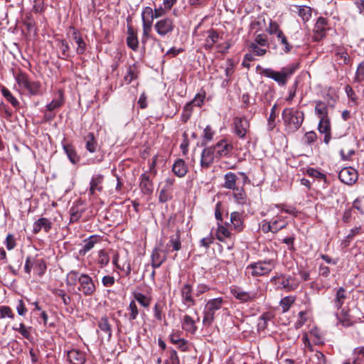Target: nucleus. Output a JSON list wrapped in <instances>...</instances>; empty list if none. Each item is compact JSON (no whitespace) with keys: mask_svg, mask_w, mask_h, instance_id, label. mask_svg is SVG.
<instances>
[{"mask_svg":"<svg viewBox=\"0 0 364 364\" xmlns=\"http://www.w3.org/2000/svg\"><path fill=\"white\" fill-rule=\"evenodd\" d=\"M328 21L323 17H318L314 27V31L317 37L321 38L326 35Z\"/></svg>","mask_w":364,"mask_h":364,"instance_id":"obj_28","label":"nucleus"},{"mask_svg":"<svg viewBox=\"0 0 364 364\" xmlns=\"http://www.w3.org/2000/svg\"><path fill=\"white\" fill-rule=\"evenodd\" d=\"M267 31L270 35H276L277 38L284 35L282 31L279 28V24L276 21H270L269 27Z\"/></svg>","mask_w":364,"mask_h":364,"instance_id":"obj_42","label":"nucleus"},{"mask_svg":"<svg viewBox=\"0 0 364 364\" xmlns=\"http://www.w3.org/2000/svg\"><path fill=\"white\" fill-rule=\"evenodd\" d=\"M52 223L46 218H41L34 222L33 225V232L38 234L41 230L48 233L52 228Z\"/></svg>","mask_w":364,"mask_h":364,"instance_id":"obj_15","label":"nucleus"},{"mask_svg":"<svg viewBox=\"0 0 364 364\" xmlns=\"http://www.w3.org/2000/svg\"><path fill=\"white\" fill-rule=\"evenodd\" d=\"M354 81L356 82H364V62H361L358 64L355 71Z\"/></svg>","mask_w":364,"mask_h":364,"instance_id":"obj_50","label":"nucleus"},{"mask_svg":"<svg viewBox=\"0 0 364 364\" xmlns=\"http://www.w3.org/2000/svg\"><path fill=\"white\" fill-rule=\"evenodd\" d=\"M277 105L275 104L273 105V107L271 109V112L269 114V117L267 119V129L269 131H272L274 128L275 127V119L277 117L276 114V109H277Z\"/></svg>","mask_w":364,"mask_h":364,"instance_id":"obj_47","label":"nucleus"},{"mask_svg":"<svg viewBox=\"0 0 364 364\" xmlns=\"http://www.w3.org/2000/svg\"><path fill=\"white\" fill-rule=\"evenodd\" d=\"M296 9L292 10L293 11L297 12L298 15L301 18L302 21L306 23L309 21L312 16V9L307 6H294Z\"/></svg>","mask_w":364,"mask_h":364,"instance_id":"obj_24","label":"nucleus"},{"mask_svg":"<svg viewBox=\"0 0 364 364\" xmlns=\"http://www.w3.org/2000/svg\"><path fill=\"white\" fill-rule=\"evenodd\" d=\"M13 329L21 333L25 338L30 339L31 333L23 323H21L18 327H13Z\"/></svg>","mask_w":364,"mask_h":364,"instance_id":"obj_61","label":"nucleus"},{"mask_svg":"<svg viewBox=\"0 0 364 364\" xmlns=\"http://www.w3.org/2000/svg\"><path fill=\"white\" fill-rule=\"evenodd\" d=\"M234 133L240 138L244 139L250 128L249 121L245 117H235L233 119Z\"/></svg>","mask_w":364,"mask_h":364,"instance_id":"obj_7","label":"nucleus"},{"mask_svg":"<svg viewBox=\"0 0 364 364\" xmlns=\"http://www.w3.org/2000/svg\"><path fill=\"white\" fill-rule=\"evenodd\" d=\"M136 78H137L136 68L135 66H129L124 76L125 81L127 82V83H131Z\"/></svg>","mask_w":364,"mask_h":364,"instance_id":"obj_51","label":"nucleus"},{"mask_svg":"<svg viewBox=\"0 0 364 364\" xmlns=\"http://www.w3.org/2000/svg\"><path fill=\"white\" fill-rule=\"evenodd\" d=\"M271 316L269 313H264L259 319L257 329L259 331L264 330L267 327V322L270 320Z\"/></svg>","mask_w":364,"mask_h":364,"instance_id":"obj_52","label":"nucleus"},{"mask_svg":"<svg viewBox=\"0 0 364 364\" xmlns=\"http://www.w3.org/2000/svg\"><path fill=\"white\" fill-rule=\"evenodd\" d=\"M6 316L14 318V314L12 312L11 309L7 306H0V318H4Z\"/></svg>","mask_w":364,"mask_h":364,"instance_id":"obj_63","label":"nucleus"},{"mask_svg":"<svg viewBox=\"0 0 364 364\" xmlns=\"http://www.w3.org/2000/svg\"><path fill=\"white\" fill-rule=\"evenodd\" d=\"M215 150L213 146L205 147L201 154L200 166L203 168H208L214 160Z\"/></svg>","mask_w":364,"mask_h":364,"instance_id":"obj_13","label":"nucleus"},{"mask_svg":"<svg viewBox=\"0 0 364 364\" xmlns=\"http://www.w3.org/2000/svg\"><path fill=\"white\" fill-rule=\"evenodd\" d=\"M128 310L130 311L129 314V320H135L139 314V310L134 300H132L129 303Z\"/></svg>","mask_w":364,"mask_h":364,"instance_id":"obj_54","label":"nucleus"},{"mask_svg":"<svg viewBox=\"0 0 364 364\" xmlns=\"http://www.w3.org/2000/svg\"><path fill=\"white\" fill-rule=\"evenodd\" d=\"M214 132L213 131L210 125L206 126L203 132V140L202 141V146H205L208 141H211L213 139Z\"/></svg>","mask_w":364,"mask_h":364,"instance_id":"obj_53","label":"nucleus"},{"mask_svg":"<svg viewBox=\"0 0 364 364\" xmlns=\"http://www.w3.org/2000/svg\"><path fill=\"white\" fill-rule=\"evenodd\" d=\"M78 290L85 296L92 295L96 290V287L92 279L87 274H81L79 278Z\"/></svg>","mask_w":364,"mask_h":364,"instance_id":"obj_5","label":"nucleus"},{"mask_svg":"<svg viewBox=\"0 0 364 364\" xmlns=\"http://www.w3.org/2000/svg\"><path fill=\"white\" fill-rule=\"evenodd\" d=\"M165 254H161L158 248H155L151 254V266L154 269L159 268L166 260Z\"/></svg>","mask_w":364,"mask_h":364,"instance_id":"obj_25","label":"nucleus"},{"mask_svg":"<svg viewBox=\"0 0 364 364\" xmlns=\"http://www.w3.org/2000/svg\"><path fill=\"white\" fill-rule=\"evenodd\" d=\"M57 45L61 50L62 56L60 58L63 60H68L70 58V46L68 43L65 39H59L58 40Z\"/></svg>","mask_w":364,"mask_h":364,"instance_id":"obj_39","label":"nucleus"},{"mask_svg":"<svg viewBox=\"0 0 364 364\" xmlns=\"http://www.w3.org/2000/svg\"><path fill=\"white\" fill-rule=\"evenodd\" d=\"M2 95L6 100L9 102L11 105L15 108H18L19 102L18 100L11 94V92L5 87H2L1 89Z\"/></svg>","mask_w":364,"mask_h":364,"instance_id":"obj_40","label":"nucleus"},{"mask_svg":"<svg viewBox=\"0 0 364 364\" xmlns=\"http://www.w3.org/2000/svg\"><path fill=\"white\" fill-rule=\"evenodd\" d=\"M167 247H171V251H178L181 248V230L176 229V233L170 236V240L166 245Z\"/></svg>","mask_w":364,"mask_h":364,"instance_id":"obj_23","label":"nucleus"},{"mask_svg":"<svg viewBox=\"0 0 364 364\" xmlns=\"http://www.w3.org/2000/svg\"><path fill=\"white\" fill-rule=\"evenodd\" d=\"M346 298H347L346 290L343 287L338 288L336 291V293L335 295V299L333 301L335 307L338 310L341 309Z\"/></svg>","mask_w":364,"mask_h":364,"instance_id":"obj_31","label":"nucleus"},{"mask_svg":"<svg viewBox=\"0 0 364 364\" xmlns=\"http://www.w3.org/2000/svg\"><path fill=\"white\" fill-rule=\"evenodd\" d=\"M182 328L190 333H195L197 330L195 321L189 316L185 315L182 323Z\"/></svg>","mask_w":364,"mask_h":364,"instance_id":"obj_34","label":"nucleus"},{"mask_svg":"<svg viewBox=\"0 0 364 364\" xmlns=\"http://www.w3.org/2000/svg\"><path fill=\"white\" fill-rule=\"evenodd\" d=\"M315 113L319 118V119L322 118L323 119L326 117H329L328 107L325 102L321 100H317L315 102Z\"/></svg>","mask_w":364,"mask_h":364,"instance_id":"obj_33","label":"nucleus"},{"mask_svg":"<svg viewBox=\"0 0 364 364\" xmlns=\"http://www.w3.org/2000/svg\"><path fill=\"white\" fill-rule=\"evenodd\" d=\"M52 292L55 296L61 298L65 306H69L70 304L71 299L69 296L67 295L63 289H54Z\"/></svg>","mask_w":364,"mask_h":364,"instance_id":"obj_48","label":"nucleus"},{"mask_svg":"<svg viewBox=\"0 0 364 364\" xmlns=\"http://www.w3.org/2000/svg\"><path fill=\"white\" fill-rule=\"evenodd\" d=\"M231 232L223 225L218 223V228L217 231V238L218 240L223 242L225 238H230Z\"/></svg>","mask_w":364,"mask_h":364,"instance_id":"obj_44","label":"nucleus"},{"mask_svg":"<svg viewBox=\"0 0 364 364\" xmlns=\"http://www.w3.org/2000/svg\"><path fill=\"white\" fill-rule=\"evenodd\" d=\"M306 173L309 176L314 177L316 178H319V179H322V180H326V178L325 174H323V173H321L319 171H318L315 168H309L306 170Z\"/></svg>","mask_w":364,"mask_h":364,"instance_id":"obj_64","label":"nucleus"},{"mask_svg":"<svg viewBox=\"0 0 364 364\" xmlns=\"http://www.w3.org/2000/svg\"><path fill=\"white\" fill-rule=\"evenodd\" d=\"M174 27L173 21L171 18H164L160 19L157 21L154 24V29L161 37H164L171 33L174 29Z\"/></svg>","mask_w":364,"mask_h":364,"instance_id":"obj_6","label":"nucleus"},{"mask_svg":"<svg viewBox=\"0 0 364 364\" xmlns=\"http://www.w3.org/2000/svg\"><path fill=\"white\" fill-rule=\"evenodd\" d=\"M276 222H264L262 225L261 229L263 232L267 233L269 232H272L274 233L277 232L279 230L285 228L286 223H283L281 226H276Z\"/></svg>","mask_w":364,"mask_h":364,"instance_id":"obj_36","label":"nucleus"},{"mask_svg":"<svg viewBox=\"0 0 364 364\" xmlns=\"http://www.w3.org/2000/svg\"><path fill=\"white\" fill-rule=\"evenodd\" d=\"M272 282H274L275 284L277 286V289L281 290H285L286 291H294V284L288 281L286 278V274H277L272 277Z\"/></svg>","mask_w":364,"mask_h":364,"instance_id":"obj_11","label":"nucleus"},{"mask_svg":"<svg viewBox=\"0 0 364 364\" xmlns=\"http://www.w3.org/2000/svg\"><path fill=\"white\" fill-rule=\"evenodd\" d=\"M181 292L184 304L187 305L188 307L196 304V301L192 296L193 289L191 284H185L182 287Z\"/></svg>","mask_w":364,"mask_h":364,"instance_id":"obj_16","label":"nucleus"},{"mask_svg":"<svg viewBox=\"0 0 364 364\" xmlns=\"http://www.w3.org/2000/svg\"><path fill=\"white\" fill-rule=\"evenodd\" d=\"M341 311L336 314L337 318L344 326H350L353 324L348 309H341Z\"/></svg>","mask_w":364,"mask_h":364,"instance_id":"obj_35","label":"nucleus"},{"mask_svg":"<svg viewBox=\"0 0 364 364\" xmlns=\"http://www.w3.org/2000/svg\"><path fill=\"white\" fill-rule=\"evenodd\" d=\"M231 293L237 299L242 302L252 301L257 297V293L252 291H245L240 288L231 289Z\"/></svg>","mask_w":364,"mask_h":364,"instance_id":"obj_17","label":"nucleus"},{"mask_svg":"<svg viewBox=\"0 0 364 364\" xmlns=\"http://www.w3.org/2000/svg\"><path fill=\"white\" fill-rule=\"evenodd\" d=\"M173 198L172 194L171 193V190L162 188L159 193V200L161 203H164Z\"/></svg>","mask_w":364,"mask_h":364,"instance_id":"obj_55","label":"nucleus"},{"mask_svg":"<svg viewBox=\"0 0 364 364\" xmlns=\"http://www.w3.org/2000/svg\"><path fill=\"white\" fill-rule=\"evenodd\" d=\"M207 38L204 44L205 50H211L213 45L218 42L219 39V33L214 29L211 28L207 31Z\"/></svg>","mask_w":364,"mask_h":364,"instance_id":"obj_26","label":"nucleus"},{"mask_svg":"<svg viewBox=\"0 0 364 364\" xmlns=\"http://www.w3.org/2000/svg\"><path fill=\"white\" fill-rule=\"evenodd\" d=\"M100 241L101 238L99 235H91L83 241L84 245L79 250V254L80 255L85 256L87 252H88L95 247V245L99 243Z\"/></svg>","mask_w":364,"mask_h":364,"instance_id":"obj_18","label":"nucleus"},{"mask_svg":"<svg viewBox=\"0 0 364 364\" xmlns=\"http://www.w3.org/2000/svg\"><path fill=\"white\" fill-rule=\"evenodd\" d=\"M338 178L341 182L347 185L355 183L358 179L356 170L350 167L343 168L338 174Z\"/></svg>","mask_w":364,"mask_h":364,"instance_id":"obj_10","label":"nucleus"},{"mask_svg":"<svg viewBox=\"0 0 364 364\" xmlns=\"http://www.w3.org/2000/svg\"><path fill=\"white\" fill-rule=\"evenodd\" d=\"M80 277V274L78 272L75 270L70 271L67 275L66 284L68 286H75L77 282H79Z\"/></svg>","mask_w":364,"mask_h":364,"instance_id":"obj_45","label":"nucleus"},{"mask_svg":"<svg viewBox=\"0 0 364 364\" xmlns=\"http://www.w3.org/2000/svg\"><path fill=\"white\" fill-rule=\"evenodd\" d=\"M63 147L68 159L73 164H75L79 161V157L77 155L75 149L73 145L66 144H63Z\"/></svg>","mask_w":364,"mask_h":364,"instance_id":"obj_38","label":"nucleus"},{"mask_svg":"<svg viewBox=\"0 0 364 364\" xmlns=\"http://www.w3.org/2000/svg\"><path fill=\"white\" fill-rule=\"evenodd\" d=\"M18 85L26 89L31 95H41L43 94L41 83L38 81H31L27 74L20 72L16 77Z\"/></svg>","mask_w":364,"mask_h":364,"instance_id":"obj_3","label":"nucleus"},{"mask_svg":"<svg viewBox=\"0 0 364 364\" xmlns=\"http://www.w3.org/2000/svg\"><path fill=\"white\" fill-rule=\"evenodd\" d=\"M233 191H235L233 196L235 200L240 204L245 203L246 202V194L243 188L237 187Z\"/></svg>","mask_w":364,"mask_h":364,"instance_id":"obj_49","label":"nucleus"},{"mask_svg":"<svg viewBox=\"0 0 364 364\" xmlns=\"http://www.w3.org/2000/svg\"><path fill=\"white\" fill-rule=\"evenodd\" d=\"M133 296L144 308L149 307L151 304V299L140 292L133 293Z\"/></svg>","mask_w":364,"mask_h":364,"instance_id":"obj_41","label":"nucleus"},{"mask_svg":"<svg viewBox=\"0 0 364 364\" xmlns=\"http://www.w3.org/2000/svg\"><path fill=\"white\" fill-rule=\"evenodd\" d=\"M213 148H214L215 152L220 158L230 156L233 150L232 144L231 143H228L225 139L219 141L213 146Z\"/></svg>","mask_w":364,"mask_h":364,"instance_id":"obj_9","label":"nucleus"},{"mask_svg":"<svg viewBox=\"0 0 364 364\" xmlns=\"http://www.w3.org/2000/svg\"><path fill=\"white\" fill-rule=\"evenodd\" d=\"M67 357L72 364H84L86 361L85 353L77 349L68 351Z\"/></svg>","mask_w":364,"mask_h":364,"instance_id":"obj_20","label":"nucleus"},{"mask_svg":"<svg viewBox=\"0 0 364 364\" xmlns=\"http://www.w3.org/2000/svg\"><path fill=\"white\" fill-rule=\"evenodd\" d=\"M109 262V257L106 252L103 250H101L98 253V259L97 262L101 265V267H103L108 264Z\"/></svg>","mask_w":364,"mask_h":364,"instance_id":"obj_58","label":"nucleus"},{"mask_svg":"<svg viewBox=\"0 0 364 364\" xmlns=\"http://www.w3.org/2000/svg\"><path fill=\"white\" fill-rule=\"evenodd\" d=\"M318 130L320 133L331 132V122L329 117L319 119Z\"/></svg>","mask_w":364,"mask_h":364,"instance_id":"obj_46","label":"nucleus"},{"mask_svg":"<svg viewBox=\"0 0 364 364\" xmlns=\"http://www.w3.org/2000/svg\"><path fill=\"white\" fill-rule=\"evenodd\" d=\"M294 302V298L293 296H285L280 301V306H282L283 311H287Z\"/></svg>","mask_w":364,"mask_h":364,"instance_id":"obj_59","label":"nucleus"},{"mask_svg":"<svg viewBox=\"0 0 364 364\" xmlns=\"http://www.w3.org/2000/svg\"><path fill=\"white\" fill-rule=\"evenodd\" d=\"M336 60L339 64L348 65L350 63V56L344 48H338L335 51Z\"/></svg>","mask_w":364,"mask_h":364,"instance_id":"obj_37","label":"nucleus"},{"mask_svg":"<svg viewBox=\"0 0 364 364\" xmlns=\"http://www.w3.org/2000/svg\"><path fill=\"white\" fill-rule=\"evenodd\" d=\"M230 222L232 229L237 232H240L243 230L244 223L242 218V214L239 212H233L231 213Z\"/></svg>","mask_w":364,"mask_h":364,"instance_id":"obj_22","label":"nucleus"},{"mask_svg":"<svg viewBox=\"0 0 364 364\" xmlns=\"http://www.w3.org/2000/svg\"><path fill=\"white\" fill-rule=\"evenodd\" d=\"M172 171L176 176L182 178L185 176L188 172L187 165L183 159H178L173 164Z\"/></svg>","mask_w":364,"mask_h":364,"instance_id":"obj_21","label":"nucleus"},{"mask_svg":"<svg viewBox=\"0 0 364 364\" xmlns=\"http://www.w3.org/2000/svg\"><path fill=\"white\" fill-rule=\"evenodd\" d=\"M142 22H148L153 23L154 19V10L149 6H146L143 9L141 12Z\"/></svg>","mask_w":364,"mask_h":364,"instance_id":"obj_43","label":"nucleus"},{"mask_svg":"<svg viewBox=\"0 0 364 364\" xmlns=\"http://www.w3.org/2000/svg\"><path fill=\"white\" fill-rule=\"evenodd\" d=\"M275 267L273 259H265L250 264L246 268V274L252 277L264 276L269 274Z\"/></svg>","mask_w":364,"mask_h":364,"instance_id":"obj_2","label":"nucleus"},{"mask_svg":"<svg viewBox=\"0 0 364 364\" xmlns=\"http://www.w3.org/2000/svg\"><path fill=\"white\" fill-rule=\"evenodd\" d=\"M151 23L148 22H142L143 27V37H142V43H145L146 41L149 38L150 32L151 31L152 27Z\"/></svg>","mask_w":364,"mask_h":364,"instance_id":"obj_60","label":"nucleus"},{"mask_svg":"<svg viewBox=\"0 0 364 364\" xmlns=\"http://www.w3.org/2000/svg\"><path fill=\"white\" fill-rule=\"evenodd\" d=\"M223 304V299L221 297L210 299L207 302L205 306L203 319L205 326H210L213 323L215 311L222 307Z\"/></svg>","mask_w":364,"mask_h":364,"instance_id":"obj_4","label":"nucleus"},{"mask_svg":"<svg viewBox=\"0 0 364 364\" xmlns=\"http://www.w3.org/2000/svg\"><path fill=\"white\" fill-rule=\"evenodd\" d=\"M127 46L136 51L139 48V39L136 31L131 25L127 26V36L126 38Z\"/></svg>","mask_w":364,"mask_h":364,"instance_id":"obj_12","label":"nucleus"},{"mask_svg":"<svg viewBox=\"0 0 364 364\" xmlns=\"http://www.w3.org/2000/svg\"><path fill=\"white\" fill-rule=\"evenodd\" d=\"M257 70H261L260 74L274 80L280 86H284L287 82L282 70L280 71H275L272 68H262L259 65L257 67Z\"/></svg>","mask_w":364,"mask_h":364,"instance_id":"obj_8","label":"nucleus"},{"mask_svg":"<svg viewBox=\"0 0 364 364\" xmlns=\"http://www.w3.org/2000/svg\"><path fill=\"white\" fill-rule=\"evenodd\" d=\"M85 148L90 153H95L98 147L97 141L95 139L94 134L92 132L88 133L85 137Z\"/></svg>","mask_w":364,"mask_h":364,"instance_id":"obj_29","label":"nucleus"},{"mask_svg":"<svg viewBox=\"0 0 364 364\" xmlns=\"http://www.w3.org/2000/svg\"><path fill=\"white\" fill-rule=\"evenodd\" d=\"M238 179L235 173L232 172H228L224 176L225 182L223 186L225 188L230 190H235L237 187L236 186L237 180Z\"/></svg>","mask_w":364,"mask_h":364,"instance_id":"obj_30","label":"nucleus"},{"mask_svg":"<svg viewBox=\"0 0 364 364\" xmlns=\"http://www.w3.org/2000/svg\"><path fill=\"white\" fill-rule=\"evenodd\" d=\"M70 29L73 31V38L77 44L76 53L77 55H82L85 53L87 49V43L84 41L82 34L79 31L75 29L74 27H70Z\"/></svg>","mask_w":364,"mask_h":364,"instance_id":"obj_14","label":"nucleus"},{"mask_svg":"<svg viewBox=\"0 0 364 364\" xmlns=\"http://www.w3.org/2000/svg\"><path fill=\"white\" fill-rule=\"evenodd\" d=\"M317 139V135L315 132L311 131L306 132L303 138V142L304 144L310 145L315 142Z\"/></svg>","mask_w":364,"mask_h":364,"instance_id":"obj_57","label":"nucleus"},{"mask_svg":"<svg viewBox=\"0 0 364 364\" xmlns=\"http://www.w3.org/2000/svg\"><path fill=\"white\" fill-rule=\"evenodd\" d=\"M298 68V64H291L286 67L282 68L281 70L284 75L285 78L288 81V79Z\"/></svg>","mask_w":364,"mask_h":364,"instance_id":"obj_56","label":"nucleus"},{"mask_svg":"<svg viewBox=\"0 0 364 364\" xmlns=\"http://www.w3.org/2000/svg\"><path fill=\"white\" fill-rule=\"evenodd\" d=\"M98 327L101 331L104 332L107 335V340L109 341L112 336V326L107 316H103L98 321Z\"/></svg>","mask_w":364,"mask_h":364,"instance_id":"obj_32","label":"nucleus"},{"mask_svg":"<svg viewBox=\"0 0 364 364\" xmlns=\"http://www.w3.org/2000/svg\"><path fill=\"white\" fill-rule=\"evenodd\" d=\"M361 231V227H355L350 230V232L346 236L344 243L345 246H348L350 242V240L358 234H359Z\"/></svg>","mask_w":364,"mask_h":364,"instance_id":"obj_62","label":"nucleus"},{"mask_svg":"<svg viewBox=\"0 0 364 364\" xmlns=\"http://www.w3.org/2000/svg\"><path fill=\"white\" fill-rule=\"evenodd\" d=\"M103 176L97 174L93 176L90 181V194L94 195L95 191L101 192L103 189L102 183L103 181Z\"/></svg>","mask_w":364,"mask_h":364,"instance_id":"obj_27","label":"nucleus"},{"mask_svg":"<svg viewBox=\"0 0 364 364\" xmlns=\"http://www.w3.org/2000/svg\"><path fill=\"white\" fill-rule=\"evenodd\" d=\"M139 188L141 192L145 195H150L152 193L154 190L153 183L147 173H144L141 175Z\"/></svg>","mask_w":364,"mask_h":364,"instance_id":"obj_19","label":"nucleus"},{"mask_svg":"<svg viewBox=\"0 0 364 364\" xmlns=\"http://www.w3.org/2000/svg\"><path fill=\"white\" fill-rule=\"evenodd\" d=\"M282 115L285 131L288 134H293L296 132L301 127L304 119V112L294 108H285L282 111Z\"/></svg>","mask_w":364,"mask_h":364,"instance_id":"obj_1","label":"nucleus"}]
</instances>
